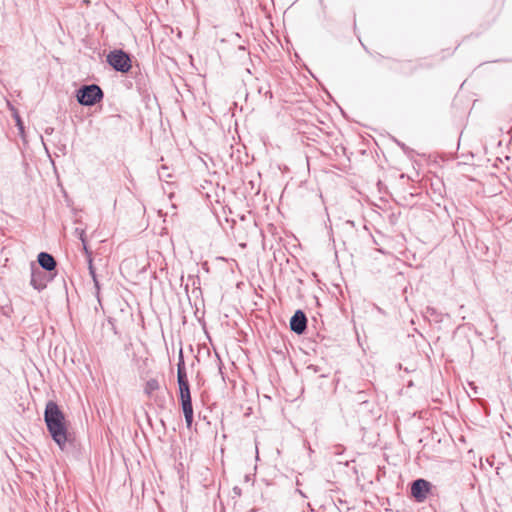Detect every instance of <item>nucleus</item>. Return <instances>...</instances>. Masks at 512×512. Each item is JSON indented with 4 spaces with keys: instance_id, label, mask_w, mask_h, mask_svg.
Returning <instances> with one entry per match:
<instances>
[{
    "instance_id": "6",
    "label": "nucleus",
    "mask_w": 512,
    "mask_h": 512,
    "mask_svg": "<svg viewBox=\"0 0 512 512\" xmlns=\"http://www.w3.org/2000/svg\"><path fill=\"white\" fill-rule=\"evenodd\" d=\"M431 488L430 482L425 479L414 480L411 484V495L418 501L422 502L426 499Z\"/></svg>"
},
{
    "instance_id": "12",
    "label": "nucleus",
    "mask_w": 512,
    "mask_h": 512,
    "mask_svg": "<svg viewBox=\"0 0 512 512\" xmlns=\"http://www.w3.org/2000/svg\"><path fill=\"white\" fill-rule=\"evenodd\" d=\"M87 263H88V270H89V274L92 278H95V275L96 274V270H95V267L93 265V259H88L87 260Z\"/></svg>"
},
{
    "instance_id": "13",
    "label": "nucleus",
    "mask_w": 512,
    "mask_h": 512,
    "mask_svg": "<svg viewBox=\"0 0 512 512\" xmlns=\"http://www.w3.org/2000/svg\"><path fill=\"white\" fill-rule=\"evenodd\" d=\"M308 370H312L314 373H319L321 372V368L317 365H309L307 367Z\"/></svg>"
},
{
    "instance_id": "19",
    "label": "nucleus",
    "mask_w": 512,
    "mask_h": 512,
    "mask_svg": "<svg viewBox=\"0 0 512 512\" xmlns=\"http://www.w3.org/2000/svg\"><path fill=\"white\" fill-rule=\"evenodd\" d=\"M321 377H324V378H325V377H328V373H323V374H321Z\"/></svg>"
},
{
    "instance_id": "17",
    "label": "nucleus",
    "mask_w": 512,
    "mask_h": 512,
    "mask_svg": "<svg viewBox=\"0 0 512 512\" xmlns=\"http://www.w3.org/2000/svg\"><path fill=\"white\" fill-rule=\"evenodd\" d=\"M94 286H95V288L97 289V291H99V289H100V284H99V282L94 283Z\"/></svg>"
},
{
    "instance_id": "7",
    "label": "nucleus",
    "mask_w": 512,
    "mask_h": 512,
    "mask_svg": "<svg viewBox=\"0 0 512 512\" xmlns=\"http://www.w3.org/2000/svg\"><path fill=\"white\" fill-rule=\"evenodd\" d=\"M159 389L160 383L156 378H151L144 384L145 395H147V397L150 399H153L159 407L163 408L165 405V398L160 397L159 395H154V392L158 391Z\"/></svg>"
},
{
    "instance_id": "3",
    "label": "nucleus",
    "mask_w": 512,
    "mask_h": 512,
    "mask_svg": "<svg viewBox=\"0 0 512 512\" xmlns=\"http://www.w3.org/2000/svg\"><path fill=\"white\" fill-rule=\"evenodd\" d=\"M79 104L83 106H93L104 98V92L97 84L81 86L76 93Z\"/></svg>"
},
{
    "instance_id": "9",
    "label": "nucleus",
    "mask_w": 512,
    "mask_h": 512,
    "mask_svg": "<svg viewBox=\"0 0 512 512\" xmlns=\"http://www.w3.org/2000/svg\"><path fill=\"white\" fill-rule=\"evenodd\" d=\"M37 262L44 271L56 274L57 262L50 253L40 252L37 256Z\"/></svg>"
},
{
    "instance_id": "4",
    "label": "nucleus",
    "mask_w": 512,
    "mask_h": 512,
    "mask_svg": "<svg viewBox=\"0 0 512 512\" xmlns=\"http://www.w3.org/2000/svg\"><path fill=\"white\" fill-rule=\"evenodd\" d=\"M107 63L117 72L128 73L132 68V59L129 53L122 49H114L106 56Z\"/></svg>"
},
{
    "instance_id": "14",
    "label": "nucleus",
    "mask_w": 512,
    "mask_h": 512,
    "mask_svg": "<svg viewBox=\"0 0 512 512\" xmlns=\"http://www.w3.org/2000/svg\"><path fill=\"white\" fill-rule=\"evenodd\" d=\"M216 358H217V365H218V369H219V373L222 375L223 372H222V361L219 357V355L216 353Z\"/></svg>"
},
{
    "instance_id": "18",
    "label": "nucleus",
    "mask_w": 512,
    "mask_h": 512,
    "mask_svg": "<svg viewBox=\"0 0 512 512\" xmlns=\"http://www.w3.org/2000/svg\"><path fill=\"white\" fill-rule=\"evenodd\" d=\"M92 280H93L94 283L99 282L98 278H97V275H95V278H92Z\"/></svg>"
},
{
    "instance_id": "2",
    "label": "nucleus",
    "mask_w": 512,
    "mask_h": 512,
    "mask_svg": "<svg viewBox=\"0 0 512 512\" xmlns=\"http://www.w3.org/2000/svg\"><path fill=\"white\" fill-rule=\"evenodd\" d=\"M177 383L179 387V401L184 414L187 428H191L193 423V405L190 391V384L186 372V366L183 356V350L180 348L179 359L177 363Z\"/></svg>"
},
{
    "instance_id": "1",
    "label": "nucleus",
    "mask_w": 512,
    "mask_h": 512,
    "mask_svg": "<svg viewBox=\"0 0 512 512\" xmlns=\"http://www.w3.org/2000/svg\"><path fill=\"white\" fill-rule=\"evenodd\" d=\"M44 421L50 436L62 451L72 445L73 438L68 431L65 415L56 402H47Z\"/></svg>"
},
{
    "instance_id": "15",
    "label": "nucleus",
    "mask_w": 512,
    "mask_h": 512,
    "mask_svg": "<svg viewBox=\"0 0 512 512\" xmlns=\"http://www.w3.org/2000/svg\"><path fill=\"white\" fill-rule=\"evenodd\" d=\"M17 125L19 126L20 130H22V129H23V126H22V123H21V121H20V118H19V117L17 118Z\"/></svg>"
},
{
    "instance_id": "8",
    "label": "nucleus",
    "mask_w": 512,
    "mask_h": 512,
    "mask_svg": "<svg viewBox=\"0 0 512 512\" xmlns=\"http://www.w3.org/2000/svg\"><path fill=\"white\" fill-rule=\"evenodd\" d=\"M290 329L294 333L301 335L307 329V317L302 310H297L290 319Z\"/></svg>"
},
{
    "instance_id": "16",
    "label": "nucleus",
    "mask_w": 512,
    "mask_h": 512,
    "mask_svg": "<svg viewBox=\"0 0 512 512\" xmlns=\"http://www.w3.org/2000/svg\"><path fill=\"white\" fill-rule=\"evenodd\" d=\"M81 231L78 228H76L75 233L79 235V239L81 240Z\"/></svg>"
},
{
    "instance_id": "11",
    "label": "nucleus",
    "mask_w": 512,
    "mask_h": 512,
    "mask_svg": "<svg viewBox=\"0 0 512 512\" xmlns=\"http://www.w3.org/2000/svg\"><path fill=\"white\" fill-rule=\"evenodd\" d=\"M81 242L83 244V251L86 255L87 260L92 259V252L87 247L86 238H85V232L81 231Z\"/></svg>"
},
{
    "instance_id": "10",
    "label": "nucleus",
    "mask_w": 512,
    "mask_h": 512,
    "mask_svg": "<svg viewBox=\"0 0 512 512\" xmlns=\"http://www.w3.org/2000/svg\"><path fill=\"white\" fill-rule=\"evenodd\" d=\"M354 402L357 404L367 403V393L365 391H358L354 396Z\"/></svg>"
},
{
    "instance_id": "5",
    "label": "nucleus",
    "mask_w": 512,
    "mask_h": 512,
    "mask_svg": "<svg viewBox=\"0 0 512 512\" xmlns=\"http://www.w3.org/2000/svg\"><path fill=\"white\" fill-rule=\"evenodd\" d=\"M55 277V273H48L47 271L41 270L31 263V280L30 285L37 291H42L47 287V284L51 282Z\"/></svg>"
}]
</instances>
